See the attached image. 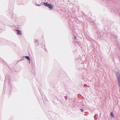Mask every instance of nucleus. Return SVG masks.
<instances>
[{"instance_id":"7ed1b4c3","label":"nucleus","mask_w":120,"mask_h":120,"mask_svg":"<svg viewBox=\"0 0 120 120\" xmlns=\"http://www.w3.org/2000/svg\"><path fill=\"white\" fill-rule=\"evenodd\" d=\"M25 57L28 60H30V59L29 56H25Z\"/></svg>"},{"instance_id":"f257e3e1","label":"nucleus","mask_w":120,"mask_h":120,"mask_svg":"<svg viewBox=\"0 0 120 120\" xmlns=\"http://www.w3.org/2000/svg\"><path fill=\"white\" fill-rule=\"evenodd\" d=\"M44 5L48 7L50 10H52L53 9V8L52 6L50 4H48L47 2L45 3Z\"/></svg>"},{"instance_id":"423d86ee","label":"nucleus","mask_w":120,"mask_h":120,"mask_svg":"<svg viewBox=\"0 0 120 120\" xmlns=\"http://www.w3.org/2000/svg\"><path fill=\"white\" fill-rule=\"evenodd\" d=\"M75 39H76V36H75Z\"/></svg>"},{"instance_id":"39448f33","label":"nucleus","mask_w":120,"mask_h":120,"mask_svg":"<svg viewBox=\"0 0 120 120\" xmlns=\"http://www.w3.org/2000/svg\"><path fill=\"white\" fill-rule=\"evenodd\" d=\"M80 110H81V111L82 112H83V110L82 109H81Z\"/></svg>"},{"instance_id":"f03ea898","label":"nucleus","mask_w":120,"mask_h":120,"mask_svg":"<svg viewBox=\"0 0 120 120\" xmlns=\"http://www.w3.org/2000/svg\"><path fill=\"white\" fill-rule=\"evenodd\" d=\"M16 31L17 32V34H21V32L19 30H17Z\"/></svg>"},{"instance_id":"20e7f679","label":"nucleus","mask_w":120,"mask_h":120,"mask_svg":"<svg viewBox=\"0 0 120 120\" xmlns=\"http://www.w3.org/2000/svg\"><path fill=\"white\" fill-rule=\"evenodd\" d=\"M112 117H114V116L112 112H111L110 113Z\"/></svg>"}]
</instances>
